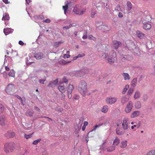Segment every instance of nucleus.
I'll use <instances>...</instances> for the list:
<instances>
[{
  "label": "nucleus",
  "mask_w": 155,
  "mask_h": 155,
  "mask_svg": "<svg viewBox=\"0 0 155 155\" xmlns=\"http://www.w3.org/2000/svg\"><path fill=\"white\" fill-rule=\"evenodd\" d=\"M109 56L108 57V54L106 53H104L102 56L104 58L106 59L107 62L110 65L114 64L117 60L116 53L114 51H111L109 54Z\"/></svg>",
  "instance_id": "1"
},
{
  "label": "nucleus",
  "mask_w": 155,
  "mask_h": 155,
  "mask_svg": "<svg viewBox=\"0 0 155 155\" xmlns=\"http://www.w3.org/2000/svg\"><path fill=\"white\" fill-rule=\"evenodd\" d=\"M78 90L83 96H85L87 92V85L85 81H80L78 85Z\"/></svg>",
  "instance_id": "2"
},
{
  "label": "nucleus",
  "mask_w": 155,
  "mask_h": 155,
  "mask_svg": "<svg viewBox=\"0 0 155 155\" xmlns=\"http://www.w3.org/2000/svg\"><path fill=\"white\" fill-rule=\"evenodd\" d=\"M14 148V144L12 142L7 143L4 145V150L6 153L12 152Z\"/></svg>",
  "instance_id": "3"
},
{
  "label": "nucleus",
  "mask_w": 155,
  "mask_h": 155,
  "mask_svg": "<svg viewBox=\"0 0 155 155\" xmlns=\"http://www.w3.org/2000/svg\"><path fill=\"white\" fill-rule=\"evenodd\" d=\"M15 87L12 84H9L5 88V91L7 94H12L15 91Z\"/></svg>",
  "instance_id": "4"
},
{
  "label": "nucleus",
  "mask_w": 155,
  "mask_h": 155,
  "mask_svg": "<svg viewBox=\"0 0 155 155\" xmlns=\"http://www.w3.org/2000/svg\"><path fill=\"white\" fill-rule=\"evenodd\" d=\"M74 88L73 85L72 84L69 85L67 87V95L69 99H70L72 97V91L74 90Z\"/></svg>",
  "instance_id": "5"
},
{
  "label": "nucleus",
  "mask_w": 155,
  "mask_h": 155,
  "mask_svg": "<svg viewBox=\"0 0 155 155\" xmlns=\"http://www.w3.org/2000/svg\"><path fill=\"white\" fill-rule=\"evenodd\" d=\"M73 12L76 14L82 15L85 12V10H82L77 6H75L74 8Z\"/></svg>",
  "instance_id": "6"
},
{
  "label": "nucleus",
  "mask_w": 155,
  "mask_h": 155,
  "mask_svg": "<svg viewBox=\"0 0 155 155\" xmlns=\"http://www.w3.org/2000/svg\"><path fill=\"white\" fill-rule=\"evenodd\" d=\"M129 120L126 117L124 118L123 120V122L122 124V127L124 130H127L128 128Z\"/></svg>",
  "instance_id": "7"
},
{
  "label": "nucleus",
  "mask_w": 155,
  "mask_h": 155,
  "mask_svg": "<svg viewBox=\"0 0 155 155\" xmlns=\"http://www.w3.org/2000/svg\"><path fill=\"white\" fill-rule=\"evenodd\" d=\"M133 107V104L132 101H129L127 104L125 108V111L127 113H130L131 110Z\"/></svg>",
  "instance_id": "8"
},
{
  "label": "nucleus",
  "mask_w": 155,
  "mask_h": 155,
  "mask_svg": "<svg viewBox=\"0 0 155 155\" xmlns=\"http://www.w3.org/2000/svg\"><path fill=\"white\" fill-rule=\"evenodd\" d=\"M117 98L116 97H109L106 99V102L107 104H111L114 103L117 101Z\"/></svg>",
  "instance_id": "9"
},
{
  "label": "nucleus",
  "mask_w": 155,
  "mask_h": 155,
  "mask_svg": "<svg viewBox=\"0 0 155 155\" xmlns=\"http://www.w3.org/2000/svg\"><path fill=\"white\" fill-rule=\"evenodd\" d=\"M34 58V57L33 56L31 57L30 55H28L26 58L27 63L30 65L34 63V62L32 61V59Z\"/></svg>",
  "instance_id": "10"
},
{
  "label": "nucleus",
  "mask_w": 155,
  "mask_h": 155,
  "mask_svg": "<svg viewBox=\"0 0 155 155\" xmlns=\"http://www.w3.org/2000/svg\"><path fill=\"white\" fill-rule=\"evenodd\" d=\"M136 47V46L135 44L132 41L130 42L128 45V48L130 51L133 50Z\"/></svg>",
  "instance_id": "11"
},
{
  "label": "nucleus",
  "mask_w": 155,
  "mask_h": 155,
  "mask_svg": "<svg viewBox=\"0 0 155 155\" xmlns=\"http://www.w3.org/2000/svg\"><path fill=\"white\" fill-rule=\"evenodd\" d=\"M6 123L5 117L4 116L0 117V124L2 126H4Z\"/></svg>",
  "instance_id": "12"
},
{
  "label": "nucleus",
  "mask_w": 155,
  "mask_h": 155,
  "mask_svg": "<svg viewBox=\"0 0 155 155\" xmlns=\"http://www.w3.org/2000/svg\"><path fill=\"white\" fill-rule=\"evenodd\" d=\"M58 79H56L55 81H51L50 82L48 86V87H54L55 85L57 84L58 83Z\"/></svg>",
  "instance_id": "13"
},
{
  "label": "nucleus",
  "mask_w": 155,
  "mask_h": 155,
  "mask_svg": "<svg viewBox=\"0 0 155 155\" xmlns=\"http://www.w3.org/2000/svg\"><path fill=\"white\" fill-rule=\"evenodd\" d=\"M113 43L114 48L116 50L117 49L118 47L120 46L121 44V43L120 42L117 41L116 40L114 41L113 42Z\"/></svg>",
  "instance_id": "14"
},
{
  "label": "nucleus",
  "mask_w": 155,
  "mask_h": 155,
  "mask_svg": "<svg viewBox=\"0 0 155 155\" xmlns=\"http://www.w3.org/2000/svg\"><path fill=\"white\" fill-rule=\"evenodd\" d=\"M151 25L150 24L148 23L144 24L143 28L144 29L146 30H148L151 28Z\"/></svg>",
  "instance_id": "15"
},
{
  "label": "nucleus",
  "mask_w": 155,
  "mask_h": 155,
  "mask_svg": "<svg viewBox=\"0 0 155 155\" xmlns=\"http://www.w3.org/2000/svg\"><path fill=\"white\" fill-rule=\"evenodd\" d=\"M140 115V113L139 111H135L133 112L131 114L130 117L132 118H134Z\"/></svg>",
  "instance_id": "16"
},
{
  "label": "nucleus",
  "mask_w": 155,
  "mask_h": 155,
  "mask_svg": "<svg viewBox=\"0 0 155 155\" xmlns=\"http://www.w3.org/2000/svg\"><path fill=\"white\" fill-rule=\"evenodd\" d=\"M43 56V54L42 53L39 52L36 54L34 56V58H35L37 59H40Z\"/></svg>",
  "instance_id": "17"
},
{
  "label": "nucleus",
  "mask_w": 155,
  "mask_h": 155,
  "mask_svg": "<svg viewBox=\"0 0 155 155\" xmlns=\"http://www.w3.org/2000/svg\"><path fill=\"white\" fill-rule=\"evenodd\" d=\"M15 133L13 132L8 131L5 134V136L7 137H14Z\"/></svg>",
  "instance_id": "18"
},
{
  "label": "nucleus",
  "mask_w": 155,
  "mask_h": 155,
  "mask_svg": "<svg viewBox=\"0 0 155 155\" xmlns=\"http://www.w3.org/2000/svg\"><path fill=\"white\" fill-rule=\"evenodd\" d=\"M120 142V140L119 138L116 137L114 141L113 145L114 146H115L118 145Z\"/></svg>",
  "instance_id": "19"
},
{
  "label": "nucleus",
  "mask_w": 155,
  "mask_h": 155,
  "mask_svg": "<svg viewBox=\"0 0 155 155\" xmlns=\"http://www.w3.org/2000/svg\"><path fill=\"white\" fill-rule=\"evenodd\" d=\"M137 78H134L132 80L131 83V86L134 87H135L137 84Z\"/></svg>",
  "instance_id": "20"
},
{
  "label": "nucleus",
  "mask_w": 155,
  "mask_h": 155,
  "mask_svg": "<svg viewBox=\"0 0 155 155\" xmlns=\"http://www.w3.org/2000/svg\"><path fill=\"white\" fill-rule=\"evenodd\" d=\"M135 55H138L140 54L139 49L138 48L136 47L133 50L131 51Z\"/></svg>",
  "instance_id": "21"
},
{
  "label": "nucleus",
  "mask_w": 155,
  "mask_h": 155,
  "mask_svg": "<svg viewBox=\"0 0 155 155\" xmlns=\"http://www.w3.org/2000/svg\"><path fill=\"white\" fill-rule=\"evenodd\" d=\"M58 88L59 91L62 93H63L65 91L64 87L63 85L62 84L59 86Z\"/></svg>",
  "instance_id": "22"
},
{
  "label": "nucleus",
  "mask_w": 155,
  "mask_h": 155,
  "mask_svg": "<svg viewBox=\"0 0 155 155\" xmlns=\"http://www.w3.org/2000/svg\"><path fill=\"white\" fill-rule=\"evenodd\" d=\"M137 36L140 38H143L144 36V34L140 31H137L136 32Z\"/></svg>",
  "instance_id": "23"
},
{
  "label": "nucleus",
  "mask_w": 155,
  "mask_h": 155,
  "mask_svg": "<svg viewBox=\"0 0 155 155\" xmlns=\"http://www.w3.org/2000/svg\"><path fill=\"white\" fill-rule=\"evenodd\" d=\"M140 93L138 91H136L135 93L134 96V98L135 99H137L140 97Z\"/></svg>",
  "instance_id": "24"
},
{
  "label": "nucleus",
  "mask_w": 155,
  "mask_h": 155,
  "mask_svg": "<svg viewBox=\"0 0 155 155\" xmlns=\"http://www.w3.org/2000/svg\"><path fill=\"white\" fill-rule=\"evenodd\" d=\"M127 141L124 140L122 141L120 143V147L122 148H124L127 146Z\"/></svg>",
  "instance_id": "25"
},
{
  "label": "nucleus",
  "mask_w": 155,
  "mask_h": 155,
  "mask_svg": "<svg viewBox=\"0 0 155 155\" xmlns=\"http://www.w3.org/2000/svg\"><path fill=\"white\" fill-rule=\"evenodd\" d=\"M122 75L124 77L125 80H129L130 79V76L128 73H124L122 74Z\"/></svg>",
  "instance_id": "26"
},
{
  "label": "nucleus",
  "mask_w": 155,
  "mask_h": 155,
  "mask_svg": "<svg viewBox=\"0 0 155 155\" xmlns=\"http://www.w3.org/2000/svg\"><path fill=\"white\" fill-rule=\"evenodd\" d=\"M4 32L5 35H7L9 34L11 32V29L10 28H4Z\"/></svg>",
  "instance_id": "27"
},
{
  "label": "nucleus",
  "mask_w": 155,
  "mask_h": 155,
  "mask_svg": "<svg viewBox=\"0 0 155 155\" xmlns=\"http://www.w3.org/2000/svg\"><path fill=\"white\" fill-rule=\"evenodd\" d=\"M116 132L117 134L118 135H121L124 134L121 129L117 128L116 129Z\"/></svg>",
  "instance_id": "28"
},
{
  "label": "nucleus",
  "mask_w": 155,
  "mask_h": 155,
  "mask_svg": "<svg viewBox=\"0 0 155 155\" xmlns=\"http://www.w3.org/2000/svg\"><path fill=\"white\" fill-rule=\"evenodd\" d=\"M76 77H80L82 75V72L80 71H75L74 73Z\"/></svg>",
  "instance_id": "29"
},
{
  "label": "nucleus",
  "mask_w": 155,
  "mask_h": 155,
  "mask_svg": "<svg viewBox=\"0 0 155 155\" xmlns=\"http://www.w3.org/2000/svg\"><path fill=\"white\" fill-rule=\"evenodd\" d=\"M108 110V106L107 105L104 106L102 109V112L106 113L107 112Z\"/></svg>",
  "instance_id": "30"
},
{
  "label": "nucleus",
  "mask_w": 155,
  "mask_h": 155,
  "mask_svg": "<svg viewBox=\"0 0 155 155\" xmlns=\"http://www.w3.org/2000/svg\"><path fill=\"white\" fill-rule=\"evenodd\" d=\"M9 19V15L5 14L3 15L2 20H8Z\"/></svg>",
  "instance_id": "31"
},
{
  "label": "nucleus",
  "mask_w": 155,
  "mask_h": 155,
  "mask_svg": "<svg viewBox=\"0 0 155 155\" xmlns=\"http://www.w3.org/2000/svg\"><path fill=\"white\" fill-rule=\"evenodd\" d=\"M15 72L13 70H11L8 73V75L11 77H14L15 76Z\"/></svg>",
  "instance_id": "32"
},
{
  "label": "nucleus",
  "mask_w": 155,
  "mask_h": 155,
  "mask_svg": "<svg viewBox=\"0 0 155 155\" xmlns=\"http://www.w3.org/2000/svg\"><path fill=\"white\" fill-rule=\"evenodd\" d=\"M127 10L128 11H130L132 8V4L130 1H127Z\"/></svg>",
  "instance_id": "33"
},
{
  "label": "nucleus",
  "mask_w": 155,
  "mask_h": 155,
  "mask_svg": "<svg viewBox=\"0 0 155 155\" xmlns=\"http://www.w3.org/2000/svg\"><path fill=\"white\" fill-rule=\"evenodd\" d=\"M135 106L137 109H139L141 107V104L140 101H137L135 103Z\"/></svg>",
  "instance_id": "34"
},
{
  "label": "nucleus",
  "mask_w": 155,
  "mask_h": 155,
  "mask_svg": "<svg viewBox=\"0 0 155 155\" xmlns=\"http://www.w3.org/2000/svg\"><path fill=\"white\" fill-rule=\"evenodd\" d=\"M115 150V147L114 146L108 147L107 148V151L108 152H111Z\"/></svg>",
  "instance_id": "35"
},
{
  "label": "nucleus",
  "mask_w": 155,
  "mask_h": 155,
  "mask_svg": "<svg viewBox=\"0 0 155 155\" xmlns=\"http://www.w3.org/2000/svg\"><path fill=\"white\" fill-rule=\"evenodd\" d=\"M62 41H59L58 42H55L54 43L53 46L55 47H57L59 46L62 43Z\"/></svg>",
  "instance_id": "36"
},
{
  "label": "nucleus",
  "mask_w": 155,
  "mask_h": 155,
  "mask_svg": "<svg viewBox=\"0 0 155 155\" xmlns=\"http://www.w3.org/2000/svg\"><path fill=\"white\" fill-rule=\"evenodd\" d=\"M134 90V89L132 88H130L128 90L127 92V95H131L132 93H133Z\"/></svg>",
  "instance_id": "37"
},
{
  "label": "nucleus",
  "mask_w": 155,
  "mask_h": 155,
  "mask_svg": "<svg viewBox=\"0 0 155 155\" xmlns=\"http://www.w3.org/2000/svg\"><path fill=\"white\" fill-rule=\"evenodd\" d=\"M129 86L128 85H126L125 86V88L124 89L122 92V93L123 94H124L126 93L127 89L129 88Z\"/></svg>",
  "instance_id": "38"
},
{
  "label": "nucleus",
  "mask_w": 155,
  "mask_h": 155,
  "mask_svg": "<svg viewBox=\"0 0 155 155\" xmlns=\"http://www.w3.org/2000/svg\"><path fill=\"white\" fill-rule=\"evenodd\" d=\"M33 134V133H32L30 134H24V137L26 139H28L32 137Z\"/></svg>",
  "instance_id": "39"
},
{
  "label": "nucleus",
  "mask_w": 155,
  "mask_h": 155,
  "mask_svg": "<svg viewBox=\"0 0 155 155\" xmlns=\"http://www.w3.org/2000/svg\"><path fill=\"white\" fill-rule=\"evenodd\" d=\"M101 28L104 31H108L110 30V28L107 26L103 25L101 26Z\"/></svg>",
  "instance_id": "40"
},
{
  "label": "nucleus",
  "mask_w": 155,
  "mask_h": 155,
  "mask_svg": "<svg viewBox=\"0 0 155 155\" xmlns=\"http://www.w3.org/2000/svg\"><path fill=\"white\" fill-rule=\"evenodd\" d=\"M147 155H155V150L149 151L148 152Z\"/></svg>",
  "instance_id": "41"
},
{
  "label": "nucleus",
  "mask_w": 155,
  "mask_h": 155,
  "mask_svg": "<svg viewBox=\"0 0 155 155\" xmlns=\"http://www.w3.org/2000/svg\"><path fill=\"white\" fill-rule=\"evenodd\" d=\"M127 101V98L125 97H123L122 98L121 102L122 104H124Z\"/></svg>",
  "instance_id": "42"
},
{
  "label": "nucleus",
  "mask_w": 155,
  "mask_h": 155,
  "mask_svg": "<svg viewBox=\"0 0 155 155\" xmlns=\"http://www.w3.org/2000/svg\"><path fill=\"white\" fill-rule=\"evenodd\" d=\"M76 25L73 24H70L69 25L66 26H65L64 27H63V28L64 29V28L68 29L69 28H70L72 27L75 26Z\"/></svg>",
  "instance_id": "43"
},
{
  "label": "nucleus",
  "mask_w": 155,
  "mask_h": 155,
  "mask_svg": "<svg viewBox=\"0 0 155 155\" xmlns=\"http://www.w3.org/2000/svg\"><path fill=\"white\" fill-rule=\"evenodd\" d=\"M4 106L0 104V114L2 113L4 111Z\"/></svg>",
  "instance_id": "44"
},
{
  "label": "nucleus",
  "mask_w": 155,
  "mask_h": 155,
  "mask_svg": "<svg viewBox=\"0 0 155 155\" xmlns=\"http://www.w3.org/2000/svg\"><path fill=\"white\" fill-rule=\"evenodd\" d=\"M41 140V139H38L35 140H34L33 142V144L34 145H37L39 142H40Z\"/></svg>",
  "instance_id": "45"
},
{
  "label": "nucleus",
  "mask_w": 155,
  "mask_h": 155,
  "mask_svg": "<svg viewBox=\"0 0 155 155\" xmlns=\"http://www.w3.org/2000/svg\"><path fill=\"white\" fill-rule=\"evenodd\" d=\"M64 11V12L65 14L66 11L67 10L68 8V4L65 6H63L62 7Z\"/></svg>",
  "instance_id": "46"
},
{
  "label": "nucleus",
  "mask_w": 155,
  "mask_h": 155,
  "mask_svg": "<svg viewBox=\"0 0 155 155\" xmlns=\"http://www.w3.org/2000/svg\"><path fill=\"white\" fill-rule=\"evenodd\" d=\"M96 14V10H93L91 11V17H94V16Z\"/></svg>",
  "instance_id": "47"
},
{
  "label": "nucleus",
  "mask_w": 155,
  "mask_h": 155,
  "mask_svg": "<svg viewBox=\"0 0 155 155\" xmlns=\"http://www.w3.org/2000/svg\"><path fill=\"white\" fill-rule=\"evenodd\" d=\"M103 124H101L98 125L96 124L95 125L94 127V130H95L97 128L103 125Z\"/></svg>",
  "instance_id": "48"
},
{
  "label": "nucleus",
  "mask_w": 155,
  "mask_h": 155,
  "mask_svg": "<svg viewBox=\"0 0 155 155\" xmlns=\"http://www.w3.org/2000/svg\"><path fill=\"white\" fill-rule=\"evenodd\" d=\"M115 10H117L118 11H121V8L120 6L119 5H117L115 8Z\"/></svg>",
  "instance_id": "49"
},
{
  "label": "nucleus",
  "mask_w": 155,
  "mask_h": 155,
  "mask_svg": "<svg viewBox=\"0 0 155 155\" xmlns=\"http://www.w3.org/2000/svg\"><path fill=\"white\" fill-rule=\"evenodd\" d=\"M33 113L31 111H29L28 112H27L26 113V114L27 116H32L33 115Z\"/></svg>",
  "instance_id": "50"
},
{
  "label": "nucleus",
  "mask_w": 155,
  "mask_h": 155,
  "mask_svg": "<svg viewBox=\"0 0 155 155\" xmlns=\"http://www.w3.org/2000/svg\"><path fill=\"white\" fill-rule=\"evenodd\" d=\"M70 56V55L68 54H64L63 56V58H69Z\"/></svg>",
  "instance_id": "51"
},
{
  "label": "nucleus",
  "mask_w": 155,
  "mask_h": 155,
  "mask_svg": "<svg viewBox=\"0 0 155 155\" xmlns=\"http://www.w3.org/2000/svg\"><path fill=\"white\" fill-rule=\"evenodd\" d=\"M103 124L105 126H107V125H109V123L108 120H106L105 121L104 123H103Z\"/></svg>",
  "instance_id": "52"
},
{
  "label": "nucleus",
  "mask_w": 155,
  "mask_h": 155,
  "mask_svg": "<svg viewBox=\"0 0 155 155\" xmlns=\"http://www.w3.org/2000/svg\"><path fill=\"white\" fill-rule=\"evenodd\" d=\"M46 79L45 78V79H40L39 81V82L40 84H44L45 81Z\"/></svg>",
  "instance_id": "53"
},
{
  "label": "nucleus",
  "mask_w": 155,
  "mask_h": 155,
  "mask_svg": "<svg viewBox=\"0 0 155 155\" xmlns=\"http://www.w3.org/2000/svg\"><path fill=\"white\" fill-rule=\"evenodd\" d=\"M84 55V54H83V55H82L81 54H79L77 56L75 57L74 58H75V59H76L77 58L82 57Z\"/></svg>",
  "instance_id": "54"
},
{
  "label": "nucleus",
  "mask_w": 155,
  "mask_h": 155,
  "mask_svg": "<svg viewBox=\"0 0 155 155\" xmlns=\"http://www.w3.org/2000/svg\"><path fill=\"white\" fill-rule=\"evenodd\" d=\"M68 82V80L66 79L65 77H64L63 78V81H62V84L63 83H67Z\"/></svg>",
  "instance_id": "55"
},
{
  "label": "nucleus",
  "mask_w": 155,
  "mask_h": 155,
  "mask_svg": "<svg viewBox=\"0 0 155 155\" xmlns=\"http://www.w3.org/2000/svg\"><path fill=\"white\" fill-rule=\"evenodd\" d=\"M50 21H51L49 19H47L43 20V22L48 23H50Z\"/></svg>",
  "instance_id": "56"
},
{
  "label": "nucleus",
  "mask_w": 155,
  "mask_h": 155,
  "mask_svg": "<svg viewBox=\"0 0 155 155\" xmlns=\"http://www.w3.org/2000/svg\"><path fill=\"white\" fill-rule=\"evenodd\" d=\"M79 98L80 97L79 95L77 94H75L74 97V98L75 100H78L79 99Z\"/></svg>",
  "instance_id": "57"
},
{
  "label": "nucleus",
  "mask_w": 155,
  "mask_h": 155,
  "mask_svg": "<svg viewBox=\"0 0 155 155\" xmlns=\"http://www.w3.org/2000/svg\"><path fill=\"white\" fill-rule=\"evenodd\" d=\"M17 97L18 99H19V100H20L21 101V103L23 104V103H22L23 102V100H22V98H21V97L18 95H17Z\"/></svg>",
  "instance_id": "58"
},
{
  "label": "nucleus",
  "mask_w": 155,
  "mask_h": 155,
  "mask_svg": "<svg viewBox=\"0 0 155 155\" xmlns=\"http://www.w3.org/2000/svg\"><path fill=\"white\" fill-rule=\"evenodd\" d=\"M118 16L120 18H122L123 16V15L122 13L119 12L118 14Z\"/></svg>",
  "instance_id": "59"
},
{
  "label": "nucleus",
  "mask_w": 155,
  "mask_h": 155,
  "mask_svg": "<svg viewBox=\"0 0 155 155\" xmlns=\"http://www.w3.org/2000/svg\"><path fill=\"white\" fill-rule=\"evenodd\" d=\"M18 44L21 45H23L24 44V42L21 41H19L18 42Z\"/></svg>",
  "instance_id": "60"
},
{
  "label": "nucleus",
  "mask_w": 155,
  "mask_h": 155,
  "mask_svg": "<svg viewBox=\"0 0 155 155\" xmlns=\"http://www.w3.org/2000/svg\"><path fill=\"white\" fill-rule=\"evenodd\" d=\"M3 1L6 4L10 3V2L8 1V0H3Z\"/></svg>",
  "instance_id": "61"
},
{
  "label": "nucleus",
  "mask_w": 155,
  "mask_h": 155,
  "mask_svg": "<svg viewBox=\"0 0 155 155\" xmlns=\"http://www.w3.org/2000/svg\"><path fill=\"white\" fill-rule=\"evenodd\" d=\"M61 97L62 100H64L65 99V95L64 94H62L61 95Z\"/></svg>",
  "instance_id": "62"
},
{
  "label": "nucleus",
  "mask_w": 155,
  "mask_h": 155,
  "mask_svg": "<svg viewBox=\"0 0 155 155\" xmlns=\"http://www.w3.org/2000/svg\"><path fill=\"white\" fill-rule=\"evenodd\" d=\"M34 109L35 110H36L38 111H40V109H39V108L38 107H35Z\"/></svg>",
  "instance_id": "63"
},
{
  "label": "nucleus",
  "mask_w": 155,
  "mask_h": 155,
  "mask_svg": "<svg viewBox=\"0 0 155 155\" xmlns=\"http://www.w3.org/2000/svg\"><path fill=\"white\" fill-rule=\"evenodd\" d=\"M88 124V122L87 121H85L84 123V125L86 126Z\"/></svg>",
  "instance_id": "64"
}]
</instances>
